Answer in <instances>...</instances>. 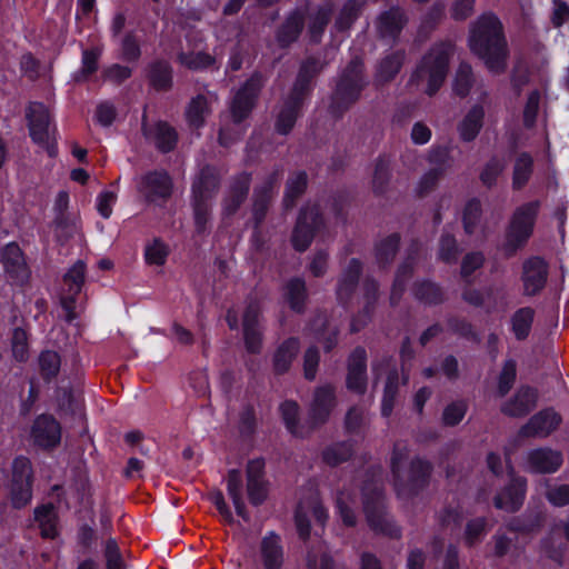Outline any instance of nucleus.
<instances>
[{"label":"nucleus","mask_w":569,"mask_h":569,"mask_svg":"<svg viewBox=\"0 0 569 569\" xmlns=\"http://www.w3.org/2000/svg\"><path fill=\"white\" fill-rule=\"evenodd\" d=\"M409 22L407 11L400 6H392L387 10L381 11L375 19L376 37L387 42L388 44H396L399 37Z\"/></svg>","instance_id":"9d476101"},{"label":"nucleus","mask_w":569,"mask_h":569,"mask_svg":"<svg viewBox=\"0 0 569 569\" xmlns=\"http://www.w3.org/2000/svg\"><path fill=\"white\" fill-rule=\"evenodd\" d=\"M269 490V481H246L248 501L253 507H260L267 501Z\"/></svg>","instance_id":"338daca9"},{"label":"nucleus","mask_w":569,"mask_h":569,"mask_svg":"<svg viewBox=\"0 0 569 569\" xmlns=\"http://www.w3.org/2000/svg\"><path fill=\"white\" fill-rule=\"evenodd\" d=\"M537 400L538 392L536 388L520 386L515 395L501 405L500 411L510 418H522L535 409Z\"/></svg>","instance_id":"412c9836"},{"label":"nucleus","mask_w":569,"mask_h":569,"mask_svg":"<svg viewBox=\"0 0 569 569\" xmlns=\"http://www.w3.org/2000/svg\"><path fill=\"white\" fill-rule=\"evenodd\" d=\"M399 247L400 236L398 233H391L376 242L375 259L380 269H385L393 262Z\"/></svg>","instance_id":"f704fd0d"},{"label":"nucleus","mask_w":569,"mask_h":569,"mask_svg":"<svg viewBox=\"0 0 569 569\" xmlns=\"http://www.w3.org/2000/svg\"><path fill=\"white\" fill-rule=\"evenodd\" d=\"M405 58L403 50H397L383 57L376 67L373 86L380 88L391 82L401 70Z\"/></svg>","instance_id":"c85d7f7f"},{"label":"nucleus","mask_w":569,"mask_h":569,"mask_svg":"<svg viewBox=\"0 0 569 569\" xmlns=\"http://www.w3.org/2000/svg\"><path fill=\"white\" fill-rule=\"evenodd\" d=\"M141 191L149 201L167 199L171 196L172 182L164 171H153L142 178Z\"/></svg>","instance_id":"cd10ccee"},{"label":"nucleus","mask_w":569,"mask_h":569,"mask_svg":"<svg viewBox=\"0 0 569 569\" xmlns=\"http://www.w3.org/2000/svg\"><path fill=\"white\" fill-rule=\"evenodd\" d=\"M148 79L158 91H168L172 87V69L169 62L157 60L149 66Z\"/></svg>","instance_id":"ea45409f"},{"label":"nucleus","mask_w":569,"mask_h":569,"mask_svg":"<svg viewBox=\"0 0 569 569\" xmlns=\"http://www.w3.org/2000/svg\"><path fill=\"white\" fill-rule=\"evenodd\" d=\"M52 228L56 240L60 244L67 243L78 232L77 220L71 216H56Z\"/></svg>","instance_id":"8fccbe9b"},{"label":"nucleus","mask_w":569,"mask_h":569,"mask_svg":"<svg viewBox=\"0 0 569 569\" xmlns=\"http://www.w3.org/2000/svg\"><path fill=\"white\" fill-rule=\"evenodd\" d=\"M369 81L363 60L356 56L341 70L328 98L327 112L335 121L342 117L361 98Z\"/></svg>","instance_id":"f03ea898"},{"label":"nucleus","mask_w":569,"mask_h":569,"mask_svg":"<svg viewBox=\"0 0 569 569\" xmlns=\"http://www.w3.org/2000/svg\"><path fill=\"white\" fill-rule=\"evenodd\" d=\"M332 14V9L330 6L321 7L318 9V11L315 13V16L311 18L310 24H309V33H310V40L315 43H318L320 41V38L329 23Z\"/></svg>","instance_id":"052dcab7"},{"label":"nucleus","mask_w":569,"mask_h":569,"mask_svg":"<svg viewBox=\"0 0 569 569\" xmlns=\"http://www.w3.org/2000/svg\"><path fill=\"white\" fill-rule=\"evenodd\" d=\"M26 117L30 136L36 143L47 144L49 141L50 114L41 102L30 103Z\"/></svg>","instance_id":"bb28decb"},{"label":"nucleus","mask_w":569,"mask_h":569,"mask_svg":"<svg viewBox=\"0 0 569 569\" xmlns=\"http://www.w3.org/2000/svg\"><path fill=\"white\" fill-rule=\"evenodd\" d=\"M563 453L551 447H537L525 456L526 470L532 475H553L563 465Z\"/></svg>","instance_id":"2eb2a0df"},{"label":"nucleus","mask_w":569,"mask_h":569,"mask_svg":"<svg viewBox=\"0 0 569 569\" xmlns=\"http://www.w3.org/2000/svg\"><path fill=\"white\" fill-rule=\"evenodd\" d=\"M469 46L490 72L501 74L507 70L508 44L502 24L495 14L485 13L472 24Z\"/></svg>","instance_id":"f257e3e1"},{"label":"nucleus","mask_w":569,"mask_h":569,"mask_svg":"<svg viewBox=\"0 0 569 569\" xmlns=\"http://www.w3.org/2000/svg\"><path fill=\"white\" fill-rule=\"evenodd\" d=\"M210 112L207 97L198 94L192 98L186 109V118L191 128L198 129L204 123V117Z\"/></svg>","instance_id":"a18cd8bd"},{"label":"nucleus","mask_w":569,"mask_h":569,"mask_svg":"<svg viewBox=\"0 0 569 569\" xmlns=\"http://www.w3.org/2000/svg\"><path fill=\"white\" fill-rule=\"evenodd\" d=\"M552 531L540 539L539 546L542 555L555 562L557 566L562 567L565 563V555L567 546L565 543H556Z\"/></svg>","instance_id":"603ef678"},{"label":"nucleus","mask_w":569,"mask_h":569,"mask_svg":"<svg viewBox=\"0 0 569 569\" xmlns=\"http://www.w3.org/2000/svg\"><path fill=\"white\" fill-rule=\"evenodd\" d=\"M306 101L307 99L291 91L288 92L276 116L274 130L277 133L288 136L292 131Z\"/></svg>","instance_id":"a211bd4d"},{"label":"nucleus","mask_w":569,"mask_h":569,"mask_svg":"<svg viewBox=\"0 0 569 569\" xmlns=\"http://www.w3.org/2000/svg\"><path fill=\"white\" fill-rule=\"evenodd\" d=\"M428 161L432 169L439 170L445 174L451 169L453 162L449 148L443 146L431 148L428 152Z\"/></svg>","instance_id":"69168bd1"},{"label":"nucleus","mask_w":569,"mask_h":569,"mask_svg":"<svg viewBox=\"0 0 569 569\" xmlns=\"http://www.w3.org/2000/svg\"><path fill=\"white\" fill-rule=\"evenodd\" d=\"M452 54L451 42L433 44L412 71L407 82L408 89L415 92L422 91L429 97L435 96L447 78Z\"/></svg>","instance_id":"7ed1b4c3"},{"label":"nucleus","mask_w":569,"mask_h":569,"mask_svg":"<svg viewBox=\"0 0 569 569\" xmlns=\"http://www.w3.org/2000/svg\"><path fill=\"white\" fill-rule=\"evenodd\" d=\"M413 270L415 259L410 256L398 267L389 298L390 305L392 307L400 302L406 290V284L413 274Z\"/></svg>","instance_id":"4c0bfd02"},{"label":"nucleus","mask_w":569,"mask_h":569,"mask_svg":"<svg viewBox=\"0 0 569 569\" xmlns=\"http://www.w3.org/2000/svg\"><path fill=\"white\" fill-rule=\"evenodd\" d=\"M221 184V172L212 164H204L200 168L192 181V198L211 200L219 191Z\"/></svg>","instance_id":"5701e85b"},{"label":"nucleus","mask_w":569,"mask_h":569,"mask_svg":"<svg viewBox=\"0 0 569 569\" xmlns=\"http://www.w3.org/2000/svg\"><path fill=\"white\" fill-rule=\"evenodd\" d=\"M535 311L530 307L519 309L512 316V330L517 339L522 340L528 337L533 321Z\"/></svg>","instance_id":"bf43d9fd"},{"label":"nucleus","mask_w":569,"mask_h":569,"mask_svg":"<svg viewBox=\"0 0 569 569\" xmlns=\"http://www.w3.org/2000/svg\"><path fill=\"white\" fill-rule=\"evenodd\" d=\"M527 493V479L512 477L510 481L493 498L496 509L515 513L523 506Z\"/></svg>","instance_id":"dca6fc26"},{"label":"nucleus","mask_w":569,"mask_h":569,"mask_svg":"<svg viewBox=\"0 0 569 569\" xmlns=\"http://www.w3.org/2000/svg\"><path fill=\"white\" fill-rule=\"evenodd\" d=\"M399 389V377L397 371H390L387 376L381 400V416L389 418L393 411Z\"/></svg>","instance_id":"09e8293b"},{"label":"nucleus","mask_w":569,"mask_h":569,"mask_svg":"<svg viewBox=\"0 0 569 569\" xmlns=\"http://www.w3.org/2000/svg\"><path fill=\"white\" fill-rule=\"evenodd\" d=\"M517 378V363L513 358H508L498 377L497 395L500 398L507 396L512 389Z\"/></svg>","instance_id":"6e6d98bb"},{"label":"nucleus","mask_w":569,"mask_h":569,"mask_svg":"<svg viewBox=\"0 0 569 569\" xmlns=\"http://www.w3.org/2000/svg\"><path fill=\"white\" fill-rule=\"evenodd\" d=\"M61 425L51 413L37 416L30 428L33 446L42 450L56 449L61 442Z\"/></svg>","instance_id":"f8f14e48"},{"label":"nucleus","mask_w":569,"mask_h":569,"mask_svg":"<svg viewBox=\"0 0 569 569\" xmlns=\"http://www.w3.org/2000/svg\"><path fill=\"white\" fill-rule=\"evenodd\" d=\"M561 422V416L553 408H545L532 415L529 420L519 428L517 436L520 439H545L553 433Z\"/></svg>","instance_id":"4468645a"},{"label":"nucleus","mask_w":569,"mask_h":569,"mask_svg":"<svg viewBox=\"0 0 569 569\" xmlns=\"http://www.w3.org/2000/svg\"><path fill=\"white\" fill-rule=\"evenodd\" d=\"M533 168V159L527 153H520L515 162L512 172V188L515 190L522 189L529 181Z\"/></svg>","instance_id":"49530a36"},{"label":"nucleus","mask_w":569,"mask_h":569,"mask_svg":"<svg viewBox=\"0 0 569 569\" xmlns=\"http://www.w3.org/2000/svg\"><path fill=\"white\" fill-rule=\"evenodd\" d=\"M258 555L262 569H282L286 553L281 536L273 530L266 532L259 542Z\"/></svg>","instance_id":"f3484780"},{"label":"nucleus","mask_w":569,"mask_h":569,"mask_svg":"<svg viewBox=\"0 0 569 569\" xmlns=\"http://www.w3.org/2000/svg\"><path fill=\"white\" fill-rule=\"evenodd\" d=\"M86 278V263L78 260L64 274L63 280L68 286V293L79 295Z\"/></svg>","instance_id":"680f3d73"},{"label":"nucleus","mask_w":569,"mask_h":569,"mask_svg":"<svg viewBox=\"0 0 569 569\" xmlns=\"http://www.w3.org/2000/svg\"><path fill=\"white\" fill-rule=\"evenodd\" d=\"M103 558L106 569H127L118 540L113 537L107 538L103 543Z\"/></svg>","instance_id":"4d7b16f0"},{"label":"nucleus","mask_w":569,"mask_h":569,"mask_svg":"<svg viewBox=\"0 0 569 569\" xmlns=\"http://www.w3.org/2000/svg\"><path fill=\"white\" fill-rule=\"evenodd\" d=\"M377 471L380 472V467H371L367 470L360 490L367 523L377 535L400 539L402 536L401 527L386 512L383 490L373 479Z\"/></svg>","instance_id":"20e7f679"},{"label":"nucleus","mask_w":569,"mask_h":569,"mask_svg":"<svg viewBox=\"0 0 569 569\" xmlns=\"http://www.w3.org/2000/svg\"><path fill=\"white\" fill-rule=\"evenodd\" d=\"M468 406L463 400H456L447 405L442 411L441 422L445 427H456L465 418Z\"/></svg>","instance_id":"e2e57ef3"},{"label":"nucleus","mask_w":569,"mask_h":569,"mask_svg":"<svg viewBox=\"0 0 569 569\" xmlns=\"http://www.w3.org/2000/svg\"><path fill=\"white\" fill-rule=\"evenodd\" d=\"M279 413L287 431L293 437H301L300 407L296 400L287 399L279 405Z\"/></svg>","instance_id":"37998d69"},{"label":"nucleus","mask_w":569,"mask_h":569,"mask_svg":"<svg viewBox=\"0 0 569 569\" xmlns=\"http://www.w3.org/2000/svg\"><path fill=\"white\" fill-rule=\"evenodd\" d=\"M412 293L418 301L428 306H437L446 301L443 289L430 280L416 281Z\"/></svg>","instance_id":"c9c22d12"},{"label":"nucleus","mask_w":569,"mask_h":569,"mask_svg":"<svg viewBox=\"0 0 569 569\" xmlns=\"http://www.w3.org/2000/svg\"><path fill=\"white\" fill-rule=\"evenodd\" d=\"M543 516L536 513L530 517H513L508 523L507 529L511 532L530 535L541 529Z\"/></svg>","instance_id":"3c124183"},{"label":"nucleus","mask_w":569,"mask_h":569,"mask_svg":"<svg viewBox=\"0 0 569 569\" xmlns=\"http://www.w3.org/2000/svg\"><path fill=\"white\" fill-rule=\"evenodd\" d=\"M350 359L346 387L357 395H363L367 391V358Z\"/></svg>","instance_id":"2f4dec72"},{"label":"nucleus","mask_w":569,"mask_h":569,"mask_svg":"<svg viewBox=\"0 0 569 569\" xmlns=\"http://www.w3.org/2000/svg\"><path fill=\"white\" fill-rule=\"evenodd\" d=\"M251 179V173L247 171H242L231 179L223 198V214L230 217L238 211L248 197Z\"/></svg>","instance_id":"b1692460"},{"label":"nucleus","mask_w":569,"mask_h":569,"mask_svg":"<svg viewBox=\"0 0 569 569\" xmlns=\"http://www.w3.org/2000/svg\"><path fill=\"white\" fill-rule=\"evenodd\" d=\"M284 298L293 311L305 312L308 300L306 281L299 277L290 279L284 286Z\"/></svg>","instance_id":"e433bc0d"},{"label":"nucleus","mask_w":569,"mask_h":569,"mask_svg":"<svg viewBox=\"0 0 569 569\" xmlns=\"http://www.w3.org/2000/svg\"><path fill=\"white\" fill-rule=\"evenodd\" d=\"M326 61L317 57L306 58L299 67L296 79L289 91L308 99L311 94L315 79L323 71Z\"/></svg>","instance_id":"aec40b11"},{"label":"nucleus","mask_w":569,"mask_h":569,"mask_svg":"<svg viewBox=\"0 0 569 569\" xmlns=\"http://www.w3.org/2000/svg\"><path fill=\"white\" fill-rule=\"evenodd\" d=\"M263 82L262 74L254 72L237 91L230 104L231 117L234 123H240L249 117L263 87Z\"/></svg>","instance_id":"9b49d317"},{"label":"nucleus","mask_w":569,"mask_h":569,"mask_svg":"<svg viewBox=\"0 0 569 569\" xmlns=\"http://www.w3.org/2000/svg\"><path fill=\"white\" fill-rule=\"evenodd\" d=\"M446 6L441 1H436L422 16L421 22L417 32L420 41H426L429 34L436 30L445 16Z\"/></svg>","instance_id":"79ce46f5"},{"label":"nucleus","mask_w":569,"mask_h":569,"mask_svg":"<svg viewBox=\"0 0 569 569\" xmlns=\"http://www.w3.org/2000/svg\"><path fill=\"white\" fill-rule=\"evenodd\" d=\"M272 200L273 194L267 193L266 191H260L258 189H253L252 219L256 229H258L264 221L268 210L271 207Z\"/></svg>","instance_id":"864d4df0"},{"label":"nucleus","mask_w":569,"mask_h":569,"mask_svg":"<svg viewBox=\"0 0 569 569\" xmlns=\"http://www.w3.org/2000/svg\"><path fill=\"white\" fill-rule=\"evenodd\" d=\"M142 133L146 138H152L157 148L163 153L170 152L176 147L177 132L167 122L159 121L154 127H149L143 116Z\"/></svg>","instance_id":"c756f323"},{"label":"nucleus","mask_w":569,"mask_h":569,"mask_svg":"<svg viewBox=\"0 0 569 569\" xmlns=\"http://www.w3.org/2000/svg\"><path fill=\"white\" fill-rule=\"evenodd\" d=\"M178 61L190 70L206 69L216 63V58L207 52H180Z\"/></svg>","instance_id":"13d9d810"},{"label":"nucleus","mask_w":569,"mask_h":569,"mask_svg":"<svg viewBox=\"0 0 569 569\" xmlns=\"http://www.w3.org/2000/svg\"><path fill=\"white\" fill-rule=\"evenodd\" d=\"M34 472L31 460L26 456H17L11 466L9 485L10 502L13 509L20 510L32 500Z\"/></svg>","instance_id":"423d86ee"},{"label":"nucleus","mask_w":569,"mask_h":569,"mask_svg":"<svg viewBox=\"0 0 569 569\" xmlns=\"http://www.w3.org/2000/svg\"><path fill=\"white\" fill-rule=\"evenodd\" d=\"M392 177L391 160L386 157H379L373 166L372 173V190L376 194H383L387 192Z\"/></svg>","instance_id":"a19ab883"},{"label":"nucleus","mask_w":569,"mask_h":569,"mask_svg":"<svg viewBox=\"0 0 569 569\" xmlns=\"http://www.w3.org/2000/svg\"><path fill=\"white\" fill-rule=\"evenodd\" d=\"M258 418L256 408L251 403H247L239 412L238 431L242 439L251 440L258 430Z\"/></svg>","instance_id":"de8ad7c7"},{"label":"nucleus","mask_w":569,"mask_h":569,"mask_svg":"<svg viewBox=\"0 0 569 569\" xmlns=\"http://www.w3.org/2000/svg\"><path fill=\"white\" fill-rule=\"evenodd\" d=\"M365 3V0H348L335 20V28L340 32L349 30L360 16Z\"/></svg>","instance_id":"c03bdc74"},{"label":"nucleus","mask_w":569,"mask_h":569,"mask_svg":"<svg viewBox=\"0 0 569 569\" xmlns=\"http://www.w3.org/2000/svg\"><path fill=\"white\" fill-rule=\"evenodd\" d=\"M305 26L303 16L295 11L279 27L277 31V41L281 48H287L296 42Z\"/></svg>","instance_id":"72a5a7b5"},{"label":"nucleus","mask_w":569,"mask_h":569,"mask_svg":"<svg viewBox=\"0 0 569 569\" xmlns=\"http://www.w3.org/2000/svg\"><path fill=\"white\" fill-rule=\"evenodd\" d=\"M355 453L351 440L333 442L327 446L321 452V460L325 465L335 468L349 461Z\"/></svg>","instance_id":"473e14b6"},{"label":"nucleus","mask_w":569,"mask_h":569,"mask_svg":"<svg viewBox=\"0 0 569 569\" xmlns=\"http://www.w3.org/2000/svg\"><path fill=\"white\" fill-rule=\"evenodd\" d=\"M310 331L313 335L315 343L309 347L305 356H319L321 352H332L338 343L339 329L332 323L325 311L315 313L309 323Z\"/></svg>","instance_id":"1a4fd4ad"},{"label":"nucleus","mask_w":569,"mask_h":569,"mask_svg":"<svg viewBox=\"0 0 569 569\" xmlns=\"http://www.w3.org/2000/svg\"><path fill=\"white\" fill-rule=\"evenodd\" d=\"M98 540V532L93 525L80 523L76 532V542L82 553L90 552Z\"/></svg>","instance_id":"0e129e2a"},{"label":"nucleus","mask_w":569,"mask_h":569,"mask_svg":"<svg viewBox=\"0 0 569 569\" xmlns=\"http://www.w3.org/2000/svg\"><path fill=\"white\" fill-rule=\"evenodd\" d=\"M308 188V174L303 170L293 171L286 181L282 208L284 211L292 210L298 200L306 193Z\"/></svg>","instance_id":"7c9ffc66"},{"label":"nucleus","mask_w":569,"mask_h":569,"mask_svg":"<svg viewBox=\"0 0 569 569\" xmlns=\"http://www.w3.org/2000/svg\"><path fill=\"white\" fill-rule=\"evenodd\" d=\"M362 271L363 264L359 259L352 258L349 260L346 268L341 271L336 287V296L339 303L346 306L351 301L358 289Z\"/></svg>","instance_id":"4be33fe9"},{"label":"nucleus","mask_w":569,"mask_h":569,"mask_svg":"<svg viewBox=\"0 0 569 569\" xmlns=\"http://www.w3.org/2000/svg\"><path fill=\"white\" fill-rule=\"evenodd\" d=\"M336 406L337 396L335 387L329 383L317 387L308 409L309 427L315 430L326 425Z\"/></svg>","instance_id":"ddd939ff"},{"label":"nucleus","mask_w":569,"mask_h":569,"mask_svg":"<svg viewBox=\"0 0 569 569\" xmlns=\"http://www.w3.org/2000/svg\"><path fill=\"white\" fill-rule=\"evenodd\" d=\"M488 521L486 517L470 519L465 527L463 541L468 548L475 547L487 533Z\"/></svg>","instance_id":"5fc2aeb1"},{"label":"nucleus","mask_w":569,"mask_h":569,"mask_svg":"<svg viewBox=\"0 0 569 569\" xmlns=\"http://www.w3.org/2000/svg\"><path fill=\"white\" fill-rule=\"evenodd\" d=\"M548 278V264L540 257H531L522 263L523 293L526 296L538 295L546 286Z\"/></svg>","instance_id":"6ab92c4d"},{"label":"nucleus","mask_w":569,"mask_h":569,"mask_svg":"<svg viewBox=\"0 0 569 569\" xmlns=\"http://www.w3.org/2000/svg\"><path fill=\"white\" fill-rule=\"evenodd\" d=\"M483 116V108L480 106H473L469 110L458 126L461 140L470 142L477 138L480 129L482 128Z\"/></svg>","instance_id":"58836bf2"},{"label":"nucleus","mask_w":569,"mask_h":569,"mask_svg":"<svg viewBox=\"0 0 569 569\" xmlns=\"http://www.w3.org/2000/svg\"><path fill=\"white\" fill-rule=\"evenodd\" d=\"M1 261L6 272L17 283H24L30 276L23 253L16 242L8 243L1 250Z\"/></svg>","instance_id":"393cba45"},{"label":"nucleus","mask_w":569,"mask_h":569,"mask_svg":"<svg viewBox=\"0 0 569 569\" xmlns=\"http://www.w3.org/2000/svg\"><path fill=\"white\" fill-rule=\"evenodd\" d=\"M472 68L467 62H461L456 73L453 90L460 97H466L473 84Z\"/></svg>","instance_id":"774afa93"},{"label":"nucleus","mask_w":569,"mask_h":569,"mask_svg":"<svg viewBox=\"0 0 569 569\" xmlns=\"http://www.w3.org/2000/svg\"><path fill=\"white\" fill-rule=\"evenodd\" d=\"M323 227L325 220L317 204L302 207L291 236L293 248L299 252L306 251L310 247L316 233Z\"/></svg>","instance_id":"6e6552de"},{"label":"nucleus","mask_w":569,"mask_h":569,"mask_svg":"<svg viewBox=\"0 0 569 569\" xmlns=\"http://www.w3.org/2000/svg\"><path fill=\"white\" fill-rule=\"evenodd\" d=\"M539 209V201H532L519 207L506 231L503 251L507 257H512L522 248L532 234L536 217Z\"/></svg>","instance_id":"39448f33"},{"label":"nucleus","mask_w":569,"mask_h":569,"mask_svg":"<svg viewBox=\"0 0 569 569\" xmlns=\"http://www.w3.org/2000/svg\"><path fill=\"white\" fill-rule=\"evenodd\" d=\"M433 472L432 463L421 457L410 460L408 476L403 477L402 471L395 477L393 487L399 497L416 498L430 485Z\"/></svg>","instance_id":"0eeeda50"},{"label":"nucleus","mask_w":569,"mask_h":569,"mask_svg":"<svg viewBox=\"0 0 569 569\" xmlns=\"http://www.w3.org/2000/svg\"><path fill=\"white\" fill-rule=\"evenodd\" d=\"M33 521L38 525L42 539L54 540L60 536V518L52 502L38 505L33 509Z\"/></svg>","instance_id":"a878e982"}]
</instances>
